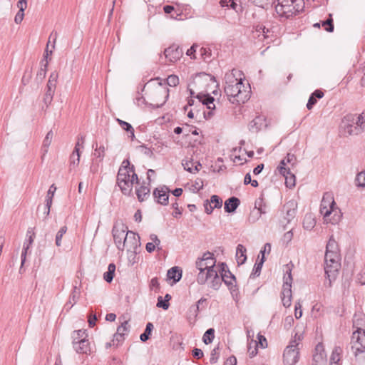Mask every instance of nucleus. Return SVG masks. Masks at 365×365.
<instances>
[{
    "mask_svg": "<svg viewBox=\"0 0 365 365\" xmlns=\"http://www.w3.org/2000/svg\"><path fill=\"white\" fill-rule=\"evenodd\" d=\"M225 93L232 103H244L250 98V87L237 71L227 73L225 77Z\"/></svg>",
    "mask_w": 365,
    "mask_h": 365,
    "instance_id": "nucleus-1",
    "label": "nucleus"
},
{
    "mask_svg": "<svg viewBox=\"0 0 365 365\" xmlns=\"http://www.w3.org/2000/svg\"><path fill=\"white\" fill-rule=\"evenodd\" d=\"M143 98L145 103L159 108L164 105L168 98V89L159 78L150 80L142 90Z\"/></svg>",
    "mask_w": 365,
    "mask_h": 365,
    "instance_id": "nucleus-2",
    "label": "nucleus"
},
{
    "mask_svg": "<svg viewBox=\"0 0 365 365\" xmlns=\"http://www.w3.org/2000/svg\"><path fill=\"white\" fill-rule=\"evenodd\" d=\"M138 178L135 173L134 167L130 165L128 160H124L118 170L117 184L125 195H129Z\"/></svg>",
    "mask_w": 365,
    "mask_h": 365,
    "instance_id": "nucleus-3",
    "label": "nucleus"
},
{
    "mask_svg": "<svg viewBox=\"0 0 365 365\" xmlns=\"http://www.w3.org/2000/svg\"><path fill=\"white\" fill-rule=\"evenodd\" d=\"M216 260L213 254L205 253L202 257L196 261V267L200 271L197 275V282L204 284L209 278H218V266L215 267Z\"/></svg>",
    "mask_w": 365,
    "mask_h": 365,
    "instance_id": "nucleus-4",
    "label": "nucleus"
},
{
    "mask_svg": "<svg viewBox=\"0 0 365 365\" xmlns=\"http://www.w3.org/2000/svg\"><path fill=\"white\" fill-rule=\"evenodd\" d=\"M320 212L324 217V222L337 224L341 219L342 215L336 205L331 192H325L322 200Z\"/></svg>",
    "mask_w": 365,
    "mask_h": 365,
    "instance_id": "nucleus-5",
    "label": "nucleus"
},
{
    "mask_svg": "<svg viewBox=\"0 0 365 365\" xmlns=\"http://www.w3.org/2000/svg\"><path fill=\"white\" fill-rule=\"evenodd\" d=\"M320 212L324 217V222L337 224L341 219L342 215L336 205L331 192H325L322 200Z\"/></svg>",
    "mask_w": 365,
    "mask_h": 365,
    "instance_id": "nucleus-6",
    "label": "nucleus"
},
{
    "mask_svg": "<svg viewBox=\"0 0 365 365\" xmlns=\"http://www.w3.org/2000/svg\"><path fill=\"white\" fill-rule=\"evenodd\" d=\"M303 9V0H277L275 6L278 16L287 19L299 14Z\"/></svg>",
    "mask_w": 365,
    "mask_h": 365,
    "instance_id": "nucleus-7",
    "label": "nucleus"
},
{
    "mask_svg": "<svg viewBox=\"0 0 365 365\" xmlns=\"http://www.w3.org/2000/svg\"><path fill=\"white\" fill-rule=\"evenodd\" d=\"M293 267L292 264H287L284 266V272L285 274L284 276V283L282 286V289L281 292L280 297L283 306L285 307H289L292 304V269Z\"/></svg>",
    "mask_w": 365,
    "mask_h": 365,
    "instance_id": "nucleus-8",
    "label": "nucleus"
},
{
    "mask_svg": "<svg viewBox=\"0 0 365 365\" xmlns=\"http://www.w3.org/2000/svg\"><path fill=\"white\" fill-rule=\"evenodd\" d=\"M299 344L296 340L292 341L284 351L283 362L284 365H295L299 359Z\"/></svg>",
    "mask_w": 365,
    "mask_h": 365,
    "instance_id": "nucleus-9",
    "label": "nucleus"
},
{
    "mask_svg": "<svg viewBox=\"0 0 365 365\" xmlns=\"http://www.w3.org/2000/svg\"><path fill=\"white\" fill-rule=\"evenodd\" d=\"M351 349L355 356L365 352V331H354L351 337Z\"/></svg>",
    "mask_w": 365,
    "mask_h": 365,
    "instance_id": "nucleus-10",
    "label": "nucleus"
},
{
    "mask_svg": "<svg viewBox=\"0 0 365 365\" xmlns=\"http://www.w3.org/2000/svg\"><path fill=\"white\" fill-rule=\"evenodd\" d=\"M345 122H351L352 123L356 124L354 130L349 129V126H348L347 133L349 135H357L365 128V113H362L361 115L357 116L347 115L345 116Z\"/></svg>",
    "mask_w": 365,
    "mask_h": 365,
    "instance_id": "nucleus-11",
    "label": "nucleus"
},
{
    "mask_svg": "<svg viewBox=\"0 0 365 365\" xmlns=\"http://www.w3.org/2000/svg\"><path fill=\"white\" fill-rule=\"evenodd\" d=\"M340 260L341 257L329 258L325 257L324 270L330 280L331 279L335 278L336 274L338 273V271L341 267Z\"/></svg>",
    "mask_w": 365,
    "mask_h": 365,
    "instance_id": "nucleus-12",
    "label": "nucleus"
},
{
    "mask_svg": "<svg viewBox=\"0 0 365 365\" xmlns=\"http://www.w3.org/2000/svg\"><path fill=\"white\" fill-rule=\"evenodd\" d=\"M128 227L123 222H117L113 226L112 232L115 243L118 249H121L122 242L124 240Z\"/></svg>",
    "mask_w": 365,
    "mask_h": 365,
    "instance_id": "nucleus-13",
    "label": "nucleus"
},
{
    "mask_svg": "<svg viewBox=\"0 0 365 365\" xmlns=\"http://www.w3.org/2000/svg\"><path fill=\"white\" fill-rule=\"evenodd\" d=\"M140 245V237L138 235L132 231L126 233L123 242H122L121 249L125 248L128 251H135V249Z\"/></svg>",
    "mask_w": 365,
    "mask_h": 365,
    "instance_id": "nucleus-14",
    "label": "nucleus"
},
{
    "mask_svg": "<svg viewBox=\"0 0 365 365\" xmlns=\"http://www.w3.org/2000/svg\"><path fill=\"white\" fill-rule=\"evenodd\" d=\"M296 161V157L293 154L288 153L287 156L279 163V165L277 167L278 172L282 175L289 174V171L294 169Z\"/></svg>",
    "mask_w": 365,
    "mask_h": 365,
    "instance_id": "nucleus-15",
    "label": "nucleus"
},
{
    "mask_svg": "<svg viewBox=\"0 0 365 365\" xmlns=\"http://www.w3.org/2000/svg\"><path fill=\"white\" fill-rule=\"evenodd\" d=\"M182 50L176 45H172L164 51L165 58L171 63H175L182 56Z\"/></svg>",
    "mask_w": 365,
    "mask_h": 365,
    "instance_id": "nucleus-16",
    "label": "nucleus"
},
{
    "mask_svg": "<svg viewBox=\"0 0 365 365\" xmlns=\"http://www.w3.org/2000/svg\"><path fill=\"white\" fill-rule=\"evenodd\" d=\"M327 355L322 344H318L313 355V365H326Z\"/></svg>",
    "mask_w": 365,
    "mask_h": 365,
    "instance_id": "nucleus-17",
    "label": "nucleus"
},
{
    "mask_svg": "<svg viewBox=\"0 0 365 365\" xmlns=\"http://www.w3.org/2000/svg\"><path fill=\"white\" fill-rule=\"evenodd\" d=\"M222 206V200L217 195H213L209 200L204 202L205 211L210 215L215 208H221Z\"/></svg>",
    "mask_w": 365,
    "mask_h": 365,
    "instance_id": "nucleus-18",
    "label": "nucleus"
},
{
    "mask_svg": "<svg viewBox=\"0 0 365 365\" xmlns=\"http://www.w3.org/2000/svg\"><path fill=\"white\" fill-rule=\"evenodd\" d=\"M129 319H123L121 322V324L117 328V331L113 336V341H117L118 343H121L124 340V336L129 331Z\"/></svg>",
    "mask_w": 365,
    "mask_h": 365,
    "instance_id": "nucleus-19",
    "label": "nucleus"
},
{
    "mask_svg": "<svg viewBox=\"0 0 365 365\" xmlns=\"http://www.w3.org/2000/svg\"><path fill=\"white\" fill-rule=\"evenodd\" d=\"M327 257H341L337 242L332 237L329 239L325 253Z\"/></svg>",
    "mask_w": 365,
    "mask_h": 365,
    "instance_id": "nucleus-20",
    "label": "nucleus"
},
{
    "mask_svg": "<svg viewBox=\"0 0 365 365\" xmlns=\"http://www.w3.org/2000/svg\"><path fill=\"white\" fill-rule=\"evenodd\" d=\"M218 267H220V269L217 271L220 273L222 280L227 285H232L235 278L232 273L227 269L226 264L221 263L218 265Z\"/></svg>",
    "mask_w": 365,
    "mask_h": 365,
    "instance_id": "nucleus-21",
    "label": "nucleus"
},
{
    "mask_svg": "<svg viewBox=\"0 0 365 365\" xmlns=\"http://www.w3.org/2000/svg\"><path fill=\"white\" fill-rule=\"evenodd\" d=\"M83 148V142L81 143L80 142H78L76 144V146L74 148V150L71 155L70 160H71V166L75 168L77 165H78L80 162V149Z\"/></svg>",
    "mask_w": 365,
    "mask_h": 365,
    "instance_id": "nucleus-22",
    "label": "nucleus"
},
{
    "mask_svg": "<svg viewBox=\"0 0 365 365\" xmlns=\"http://www.w3.org/2000/svg\"><path fill=\"white\" fill-rule=\"evenodd\" d=\"M53 138V131L52 130L48 131L43 140V143H42V146H41V151H42L41 158L42 159H43L44 157L46 156V155L47 154V153L48 151L49 146L51 144Z\"/></svg>",
    "mask_w": 365,
    "mask_h": 365,
    "instance_id": "nucleus-23",
    "label": "nucleus"
},
{
    "mask_svg": "<svg viewBox=\"0 0 365 365\" xmlns=\"http://www.w3.org/2000/svg\"><path fill=\"white\" fill-rule=\"evenodd\" d=\"M73 347L78 353L88 354L90 351L89 342L87 339L75 341Z\"/></svg>",
    "mask_w": 365,
    "mask_h": 365,
    "instance_id": "nucleus-24",
    "label": "nucleus"
},
{
    "mask_svg": "<svg viewBox=\"0 0 365 365\" xmlns=\"http://www.w3.org/2000/svg\"><path fill=\"white\" fill-rule=\"evenodd\" d=\"M153 195L159 203L162 205L167 204L168 201V192L167 190L163 188H156L153 192Z\"/></svg>",
    "mask_w": 365,
    "mask_h": 365,
    "instance_id": "nucleus-25",
    "label": "nucleus"
},
{
    "mask_svg": "<svg viewBox=\"0 0 365 365\" xmlns=\"http://www.w3.org/2000/svg\"><path fill=\"white\" fill-rule=\"evenodd\" d=\"M197 98L199 102L202 103L203 105H206L208 109L213 110L215 108L214 103L215 99L213 97L206 94H197Z\"/></svg>",
    "mask_w": 365,
    "mask_h": 365,
    "instance_id": "nucleus-26",
    "label": "nucleus"
},
{
    "mask_svg": "<svg viewBox=\"0 0 365 365\" xmlns=\"http://www.w3.org/2000/svg\"><path fill=\"white\" fill-rule=\"evenodd\" d=\"M240 205V200L232 197L227 200L225 202V210L227 212H234Z\"/></svg>",
    "mask_w": 365,
    "mask_h": 365,
    "instance_id": "nucleus-27",
    "label": "nucleus"
},
{
    "mask_svg": "<svg viewBox=\"0 0 365 365\" xmlns=\"http://www.w3.org/2000/svg\"><path fill=\"white\" fill-rule=\"evenodd\" d=\"M354 327L356 331H365V317L363 314H355L354 317Z\"/></svg>",
    "mask_w": 365,
    "mask_h": 365,
    "instance_id": "nucleus-28",
    "label": "nucleus"
},
{
    "mask_svg": "<svg viewBox=\"0 0 365 365\" xmlns=\"http://www.w3.org/2000/svg\"><path fill=\"white\" fill-rule=\"evenodd\" d=\"M136 194L140 201H144L150 195V188L147 185H140L136 189Z\"/></svg>",
    "mask_w": 365,
    "mask_h": 365,
    "instance_id": "nucleus-29",
    "label": "nucleus"
},
{
    "mask_svg": "<svg viewBox=\"0 0 365 365\" xmlns=\"http://www.w3.org/2000/svg\"><path fill=\"white\" fill-rule=\"evenodd\" d=\"M324 92L321 90H316L310 96L307 107L309 110H311L317 103V98H322L324 96Z\"/></svg>",
    "mask_w": 365,
    "mask_h": 365,
    "instance_id": "nucleus-30",
    "label": "nucleus"
},
{
    "mask_svg": "<svg viewBox=\"0 0 365 365\" xmlns=\"http://www.w3.org/2000/svg\"><path fill=\"white\" fill-rule=\"evenodd\" d=\"M236 258L239 264H242L246 261V248L242 245H238L237 247Z\"/></svg>",
    "mask_w": 365,
    "mask_h": 365,
    "instance_id": "nucleus-31",
    "label": "nucleus"
},
{
    "mask_svg": "<svg viewBox=\"0 0 365 365\" xmlns=\"http://www.w3.org/2000/svg\"><path fill=\"white\" fill-rule=\"evenodd\" d=\"M316 225V220L312 214H307L303 220V227L307 230H312Z\"/></svg>",
    "mask_w": 365,
    "mask_h": 365,
    "instance_id": "nucleus-32",
    "label": "nucleus"
},
{
    "mask_svg": "<svg viewBox=\"0 0 365 365\" xmlns=\"http://www.w3.org/2000/svg\"><path fill=\"white\" fill-rule=\"evenodd\" d=\"M150 242H148L145 246V249L148 252H152L155 250V247L158 246L160 243V240L157 235L153 234L150 236Z\"/></svg>",
    "mask_w": 365,
    "mask_h": 365,
    "instance_id": "nucleus-33",
    "label": "nucleus"
},
{
    "mask_svg": "<svg viewBox=\"0 0 365 365\" xmlns=\"http://www.w3.org/2000/svg\"><path fill=\"white\" fill-rule=\"evenodd\" d=\"M182 277V272L178 267H173L168 272V277L173 279L174 282H178Z\"/></svg>",
    "mask_w": 365,
    "mask_h": 365,
    "instance_id": "nucleus-34",
    "label": "nucleus"
},
{
    "mask_svg": "<svg viewBox=\"0 0 365 365\" xmlns=\"http://www.w3.org/2000/svg\"><path fill=\"white\" fill-rule=\"evenodd\" d=\"M87 337L88 335L85 329H79L77 331H74L72 335L73 344H74L75 341H80L81 340L87 339Z\"/></svg>",
    "mask_w": 365,
    "mask_h": 365,
    "instance_id": "nucleus-35",
    "label": "nucleus"
},
{
    "mask_svg": "<svg viewBox=\"0 0 365 365\" xmlns=\"http://www.w3.org/2000/svg\"><path fill=\"white\" fill-rule=\"evenodd\" d=\"M115 272V265L113 263L110 264L108 267V271L103 274V279L107 282H110L113 279Z\"/></svg>",
    "mask_w": 365,
    "mask_h": 365,
    "instance_id": "nucleus-36",
    "label": "nucleus"
},
{
    "mask_svg": "<svg viewBox=\"0 0 365 365\" xmlns=\"http://www.w3.org/2000/svg\"><path fill=\"white\" fill-rule=\"evenodd\" d=\"M342 349L339 346H336L331 355L330 360L331 363H338L341 360V356L342 354Z\"/></svg>",
    "mask_w": 365,
    "mask_h": 365,
    "instance_id": "nucleus-37",
    "label": "nucleus"
},
{
    "mask_svg": "<svg viewBox=\"0 0 365 365\" xmlns=\"http://www.w3.org/2000/svg\"><path fill=\"white\" fill-rule=\"evenodd\" d=\"M285 179V185L289 188H292L296 185V178L295 175L292 173V170L289 171V174H285V175H282Z\"/></svg>",
    "mask_w": 365,
    "mask_h": 365,
    "instance_id": "nucleus-38",
    "label": "nucleus"
},
{
    "mask_svg": "<svg viewBox=\"0 0 365 365\" xmlns=\"http://www.w3.org/2000/svg\"><path fill=\"white\" fill-rule=\"evenodd\" d=\"M117 122L118 123L122 129L130 133V137L132 139L135 138L134 129L130 123L118 118L117 119Z\"/></svg>",
    "mask_w": 365,
    "mask_h": 365,
    "instance_id": "nucleus-39",
    "label": "nucleus"
},
{
    "mask_svg": "<svg viewBox=\"0 0 365 365\" xmlns=\"http://www.w3.org/2000/svg\"><path fill=\"white\" fill-rule=\"evenodd\" d=\"M258 344L257 340L251 339L248 344V354L250 357H253L257 354Z\"/></svg>",
    "mask_w": 365,
    "mask_h": 365,
    "instance_id": "nucleus-40",
    "label": "nucleus"
},
{
    "mask_svg": "<svg viewBox=\"0 0 365 365\" xmlns=\"http://www.w3.org/2000/svg\"><path fill=\"white\" fill-rule=\"evenodd\" d=\"M322 27L328 32H332L334 30V25H333V19L331 18V14H329V18L327 20L322 22Z\"/></svg>",
    "mask_w": 365,
    "mask_h": 365,
    "instance_id": "nucleus-41",
    "label": "nucleus"
},
{
    "mask_svg": "<svg viewBox=\"0 0 365 365\" xmlns=\"http://www.w3.org/2000/svg\"><path fill=\"white\" fill-rule=\"evenodd\" d=\"M214 329H209L207 330V331L204 334L203 336V341L206 344H210L213 339H214Z\"/></svg>",
    "mask_w": 365,
    "mask_h": 365,
    "instance_id": "nucleus-42",
    "label": "nucleus"
},
{
    "mask_svg": "<svg viewBox=\"0 0 365 365\" xmlns=\"http://www.w3.org/2000/svg\"><path fill=\"white\" fill-rule=\"evenodd\" d=\"M66 231H67V227L66 226H63L57 232L56 236V246L59 247V246L61 245L62 237H63V235L66 232Z\"/></svg>",
    "mask_w": 365,
    "mask_h": 365,
    "instance_id": "nucleus-43",
    "label": "nucleus"
},
{
    "mask_svg": "<svg viewBox=\"0 0 365 365\" xmlns=\"http://www.w3.org/2000/svg\"><path fill=\"white\" fill-rule=\"evenodd\" d=\"M153 328V325L151 323L147 324L145 332L140 335V339L143 341H145L149 339V336L150 335Z\"/></svg>",
    "mask_w": 365,
    "mask_h": 365,
    "instance_id": "nucleus-44",
    "label": "nucleus"
},
{
    "mask_svg": "<svg viewBox=\"0 0 365 365\" xmlns=\"http://www.w3.org/2000/svg\"><path fill=\"white\" fill-rule=\"evenodd\" d=\"M257 339V342L258 344V347H260L262 349H265L267 347L268 343H267V339L263 335L258 334Z\"/></svg>",
    "mask_w": 365,
    "mask_h": 365,
    "instance_id": "nucleus-45",
    "label": "nucleus"
},
{
    "mask_svg": "<svg viewBox=\"0 0 365 365\" xmlns=\"http://www.w3.org/2000/svg\"><path fill=\"white\" fill-rule=\"evenodd\" d=\"M167 83L170 86H176L179 84V78L176 75H170L167 78Z\"/></svg>",
    "mask_w": 365,
    "mask_h": 365,
    "instance_id": "nucleus-46",
    "label": "nucleus"
},
{
    "mask_svg": "<svg viewBox=\"0 0 365 365\" xmlns=\"http://www.w3.org/2000/svg\"><path fill=\"white\" fill-rule=\"evenodd\" d=\"M356 183L358 186L365 185V172L359 173L356 178Z\"/></svg>",
    "mask_w": 365,
    "mask_h": 365,
    "instance_id": "nucleus-47",
    "label": "nucleus"
},
{
    "mask_svg": "<svg viewBox=\"0 0 365 365\" xmlns=\"http://www.w3.org/2000/svg\"><path fill=\"white\" fill-rule=\"evenodd\" d=\"M294 316L296 319H299L302 316V304L300 302H297L295 303L294 306Z\"/></svg>",
    "mask_w": 365,
    "mask_h": 365,
    "instance_id": "nucleus-48",
    "label": "nucleus"
},
{
    "mask_svg": "<svg viewBox=\"0 0 365 365\" xmlns=\"http://www.w3.org/2000/svg\"><path fill=\"white\" fill-rule=\"evenodd\" d=\"M106 147L101 145L95 150L94 155L98 158H103L106 154Z\"/></svg>",
    "mask_w": 365,
    "mask_h": 365,
    "instance_id": "nucleus-49",
    "label": "nucleus"
},
{
    "mask_svg": "<svg viewBox=\"0 0 365 365\" xmlns=\"http://www.w3.org/2000/svg\"><path fill=\"white\" fill-rule=\"evenodd\" d=\"M169 305H170L169 302H167L166 301L163 300L162 297H158L157 307H161L163 309L166 310L168 309Z\"/></svg>",
    "mask_w": 365,
    "mask_h": 365,
    "instance_id": "nucleus-50",
    "label": "nucleus"
},
{
    "mask_svg": "<svg viewBox=\"0 0 365 365\" xmlns=\"http://www.w3.org/2000/svg\"><path fill=\"white\" fill-rule=\"evenodd\" d=\"M232 161L235 163H237L239 165H242L243 164L246 160L243 158L241 157L240 155H235V153H233L232 155Z\"/></svg>",
    "mask_w": 365,
    "mask_h": 365,
    "instance_id": "nucleus-51",
    "label": "nucleus"
},
{
    "mask_svg": "<svg viewBox=\"0 0 365 365\" xmlns=\"http://www.w3.org/2000/svg\"><path fill=\"white\" fill-rule=\"evenodd\" d=\"M17 6L19 9V11H23L27 8V1L26 0H19L17 3Z\"/></svg>",
    "mask_w": 365,
    "mask_h": 365,
    "instance_id": "nucleus-52",
    "label": "nucleus"
},
{
    "mask_svg": "<svg viewBox=\"0 0 365 365\" xmlns=\"http://www.w3.org/2000/svg\"><path fill=\"white\" fill-rule=\"evenodd\" d=\"M24 17V12L19 11L16 14L14 17V21L16 24H19L21 23Z\"/></svg>",
    "mask_w": 365,
    "mask_h": 365,
    "instance_id": "nucleus-53",
    "label": "nucleus"
},
{
    "mask_svg": "<svg viewBox=\"0 0 365 365\" xmlns=\"http://www.w3.org/2000/svg\"><path fill=\"white\" fill-rule=\"evenodd\" d=\"M220 4L222 7L229 6V4H230L231 7L233 9H235L236 6V4L232 1V0H220Z\"/></svg>",
    "mask_w": 365,
    "mask_h": 365,
    "instance_id": "nucleus-54",
    "label": "nucleus"
},
{
    "mask_svg": "<svg viewBox=\"0 0 365 365\" xmlns=\"http://www.w3.org/2000/svg\"><path fill=\"white\" fill-rule=\"evenodd\" d=\"M96 320H97V318H96V315H95V314H91L89 315V317H88V324H89V326H90L91 327H94V326H95V324H96Z\"/></svg>",
    "mask_w": 365,
    "mask_h": 365,
    "instance_id": "nucleus-55",
    "label": "nucleus"
},
{
    "mask_svg": "<svg viewBox=\"0 0 365 365\" xmlns=\"http://www.w3.org/2000/svg\"><path fill=\"white\" fill-rule=\"evenodd\" d=\"M195 51H196V46L193 45L187 51L186 54L187 56H191V58H195V56L194 55Z\"/></svg>",
    "mask_w": 365,
    "mask_h": 365,
    "instance_id": "nucleus-56",
    "label": "nucleus"
},
{
    "mask_svg": "<svg viewBox=\"0 0 365 365\" xmlns=\"http://www.w3.org/2000/svg\"><path fill=\"white\" fill-rule=\"evenodd\" d=\"M271 250V245L269 244H266L264 246V249L263 250H261L260 253L262 254V262L261 263L263 262L264 261V252L266 251H267L268 252H269Z\"/></svg>",
    "mask_w": 365,
    "mask_h": 365,
    "instance_id": "nucleus-57",
    "label": "nucleus"
},
{
    "mask_svg": "<svg viewBox=\"0 0 365 365\" xmlns=\"http://www.w3.org/2000/svg\"><path fill=\"white\" fill-rule=\"evenodd\" d=\"M192 354L195 357L200 359L203 356V352L200 349H195L192 351Z\"/></svg>",
    "mask_w": 365,
    "mask_h": 365,
    "instance_id": "nucleus-58",
    "label": "nucleus"
},
{
    "mask_svg": "<svg viewBox=\"0 0 365 365\" xmlns=\"http://www.w3.org/2000/svg\"><path fill=\"white\" fill-rule=\"evenodd\" d=\"M343 123H344V130L347 132V128L348 126H349V129H353L354 130V126L356 125V124H354L352 123L351 122H345V118H344L343 120Z\"/></svg>",
    "mask_w": 365,
    "mask_h": 365,
    "instance_id": "nucleus-59",
    "label": "nucleus"
},
{
    "mask_svg": "<svg viewBox=\"0 0 365 365\" xmlns=\"http://www.w3.org/2000/svg\"><path fill=\"white\" fill-rule=\"evenodd\" d=\"M56 190V187L54 185H52L49 187L46 196H50L51 197H53Z\"/></svg>",
    "mask_w": 365,
    "mask_h": 365,
    "instance_id": "nucleus-60",
    "label": "nucleus"
},
{
    "mask_svg": "<svg viewBox=\"0 0 365 365\" xmlns=\"http://www.w3.org/2000/svg\"><path fill=\"white\" fill-rule=\"evenodd\" d=\"M358 280L360 284H365V271L361 272L358 276Z\"/></svg>",
    "mask_w": 365,
    "mask_h": 365,
    "instance_id": "nucleus-61",
    "label": "nucleus"
},
{
    "mask_svg": "<svg viewBox=\"0 0 365 365\" xmlns=\"http://www.w3.org/2000/svg\"><path fill=\"white\" fill-rule=\"evenodd\" d=\"M263 168H264V165L263 164H260V165H258L253 170V173L255 175H258L259 174L262 170H263Z\"/></svg>",
    "mask_w": 365,
    "mask_h": 365,
    "instance_id": "nucleus-62",
    "label": "nucleus"
},
{
    "mask_svg": "<svg viewBox=\"0 0 365 365\" xmlns=\"http://www.w3.org/2000/svg\"><path fill=\"white\" fill-rule=\"evenodd\" d=\"M163 10L165 14H170L175 10V8L173 6L167 5L164 6Z\"/></svg>",
    "mask_w": 365,
    "mask_h": 365,
    "instance_id": "nucleus-63",
    "label": "nucleus"
},
{
    "mask_svg": "<svg viewBox=\"0 0 365 365\" xmlns=\"http://www.w3.org/2000/svg\"><path fill=\"white\" fill-rule=\"evenodd\" d=\"M116 319V315L113 313L108 314L106 317V319L109 322H114Z\"/></svg>",
    "mask_w": 365,
    "mask_h": 365,
    "instance_id": "nucleus-64",
    "label": "nucleus"
}]
</instances>
